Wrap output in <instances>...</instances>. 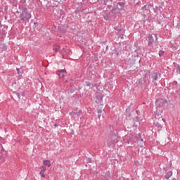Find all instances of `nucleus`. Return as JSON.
I'll return each instance as SVG.
<instances>
[{
	"label": "nucleus",
	"mask_w": 180,
	"mask_h": 180,
	"mask_svg": "<svg viewBox=\"0 0 180 180\" xmlns=\"http://www.w3.org/2000/svg\"><path fill=\"white\" fill-rule=\"evenodd\" d=\"M18 74L19 75V68H17Z\"/></svg>",
	"instance_id": "f8f14e48"
},
{
	"label": "nucleus",
	"mask_w": 180,
	"mask_h": 180,
	"mask_svg": "<svg viewBox=\"0 0 180 180\" xmlns=\"http://www.w3.org/2000/svg\"><path fill=\"white\" fill-rule=\"evenodd\" d=\"M103 96L102 95L99 94L96 97V103H101L102 102Z\"/></svg>",
	"instance_id": "20e7f679"
},
{
	"label": "nucleus",
	"mask_w": 180,
	"mask_h": 180,
	"mask_svg": "<svg viewBox=\"0 0 180 180\" xmlns=\"http://www.w3.org/2000/svg\"><path fill=\"white\" fill-rule=\"evenodd\" d=\"M119 5H120V6H124V3H119Z\"/></svg>",
	"instance_id": "9d476101"
},
{
	"label": "nucleus",
	"mask_w": 180,
	"mask_h": 180,
	"mask_svg": "<svg viewBox=\"0 0 180 180\" xmlns=\"http://www.w3.org/2000/svg\"><path fill=\"white\" fill-rule=\"evenodd\" d=\"M155 37H156V40H157V36L155 35Z\"/></svg>",
	"instance_id": "ddd939ff"
},
{
	"label": "nucleus",
	"mask_w": 180,
	"mask_h": 180,
	"mask_svg": "<svg viewBox=\"0 0 180 180\" xmlns=\"http://www.w3.org/2000/svg\"><path fill=\"white\" fill-rule=\"evenodd\" d=\"M60 50H61V48L60 47V46H53V51H60Z\"/></svg>",
	"instance_id": "6e6552de"
},
{
	"label": "nucleus",
	"mask_w": 180,
	"mask_h": 180,
	"mask_svg": "<svg viewBox=\"0 0 180 180\" xmlns=\"http://www.w3.org/2000/svg\"><path fill=\"white\" fill-rule=\"evenodd\" d=\"M153 43H154V37H153L151 35L149 36V42H148V45L151 46V44H153Z\"/></svg>",
	"instance_id": "423d86ee"
},
{
	"label": "nucleus",
	"mask_w": 180,
	"mask_h": 180,
	"mask_svg": "<svg viewBox=\"0 0 180 180\" xmlns=\"http://www.w3.org/2000/svg\"><path fill=\"white\" fill-rule=\"evenodd\" d=\"M57 75L60 78H63V82H68L67 81V72L64 70H58Z\"/></svg>",
	"instance_id": "f03ea898"
},
{
	"label": "nucleus",
	"mask_w": 180,
	"mask_h": 180,
	"mask_svg": "<svg viewBox=\"0 0 180 180\" xmlns=\"http://www.w3.org/2000/svg\"><path fill=\"white\" fill-rule=\"evenodd\" d=\"M46 172V167L42 166L41 167V171L39 172V174L41 175V176H42L43 178H46V174H44V173Z\"/></svg>",
	"instance_id": "7ed1b4c3"
},
{
	"label": "nucleus",
	"mask_w": 180,
	"mask_h": 180,
	"mask_svg": "<svg viewBox=\"0 0 180 180\" xmlns=\"http://www.w3.org/2000/svg\"><path fill=\"white\" fill-rule=\"evenodd\" d=\"M43 164H44V165H46V167L51 166V162L50 160H44Z\"/></svg>",
	"instance_id": "39448f33"
},
{
	"label": "nucleus",
	"mask_w": 180,
	"mask_h": 180,
	"mask_svg": "<svg viewBox=\"0 0 180 180\" xmlns=\"http://www.w3.org/2000/svg\"><path fill=\"white\" fill-rule=\"evenodd\" d=\"M21 20H29L32 18V14L30 13L24 11L20 15Z\"/></svg>",
	"instance_id": "f257e3e1"
},
{
	"label": "nucleus",
	"mask_w": 180,
	"mask_h": 180,
	"mask_svg": "<svg viewBox=\"0 0 180 180\" xmlns=\"http://www.w3.org/2000/svg\"><path fill=\"white\" fill-rule=\"evenodd\" d=\"M71 115H75V112H71Z\"/></svg>",
	"instance_id": "9b49d317"
},
{
	"label": "nucleus",
	"mask_w": 180,
	"mask_h": 180,
	"mask_svg": "<svg viewBox=\"0 0 180 180\" xmlns=\"http://www.w3.org/2000/svg\"><path fill=\"white\" fill-rule=\"evenodd\" d=\"M172 175V172H168L167 174L165 175L166 179H169Z\"/></svg>",
	"instance_id": "0eeeda50"
},
{
	"label": "nucleus",
	"mask_w": 180,
	"mask_h": 180,
	"mask_svg": "<svg viewBox=\"0 0 180 180\" xmlns=\"http://www.w3.org/2000/svg\"><path fill=\"white\" fill-rule=\"evenodd\" d=\"M159 56L160 57H162L164 56V51H159Z\"/></svg>",
	"instance_id": "1a4fd4ad"
}]
</instances>
